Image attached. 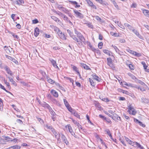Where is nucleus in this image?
Wrapping results in <instances>:
<instances>
[{
  "label": "nucleus",
  "instance_id": "obj_1",
  "mask_svg": "<svg viewBox=\"0 0 149 149\" xmlns=\"http://www.w3.org/2000/svg\"><path fill=\"white\" fill-rule=\"evenodd\" d=\"M74 32L75 34L77 35L76 36L78 37L80 41L84 43L85 41V39L81 33L77 31L76 29H74Z\"/></svg>",
  "mask_w": 149,
  "mask_h": 149
},
{
  "label": "nucleus",
  "instance_id": "obj_2",
  "mask_svg": "<svg viewBox=\"0 0 149 149\" xmlns=\"http://www.w3.org/2000/svg\"><path fill=\"white\" fill-rule=\"evenodd\" d=\"M73 12L76 15L75 16L77 17L80 18H82L83 17V15L76 10H74Z\"/></svg>",
  "mask_w": 149,
  "mask_h": 149
},
{
  "label": "nucleus",
  "instance_id": "obj_3",
  "mask_svg": "<svg viewBox=\"0 0 149 149\" xmlns=\"http://www.w3.org/2000/svg\"><path fill=\"white\" fill-rule=\"evenodd\" d=\"M9 47L10 48H8V47L6 46H5L4 47V50L8 54H10L13 51V49L11 48L10 46H9Z\"/></svg>",
  "mask_w": 149,
  "mask_h": 149
},
{
  "label": "nucleus",
  "instance_id": "obj_4",
  "mask_svg": "<svg viewBox=\"0 0 149 149\" xmlns=\"http://www.w3.org/2000/svg\"><path fill=\"white\" fill-rule=\"evenodd\" d=\"M72 38L75 41H76L78 43L77 44V45H79V46H81L82 45V42H83L80 41V39L79 40L75 36H72Z\"/></svg>",
  "mask_w": 149,
  "mask_h": 149
},
{
  "label": "nucleus",
  "instance_id": "obj_5",
  "mask_svg": "<svg viewBox=\"0 0 149 149\" xmlns=\"http://www.w3.org/2000/svg\"><path fill=\"white\" fill-rule=\"evenodd\" d=\"M134 121L137 123H138L140 126L144 127H145L146 126V125L144 124L143 123L138 120L134 118Z\"/></svg>",
  "mask_w": 149,
  "mask_h": 149
},
{
  "label": "nucleus",
  "instance_id": "obj_6",
  "mask_svg": "<svg viewBox=\"0 0 149 149\" xmlns=\"http://www.w3.org/2000/svg\"><path fill=\"white\" fill-rule=\"evenodd\" d=\"M107 61L108 65L111 68H113V64L112 60L111 58L110 57L107 58Z\"/></svg>",
  "mask_w": 149,
  "mask_h": 149
},
{
  "label": "nucleus",
  "instance_id": "obj_7",
  "mask_svg": "<svg viewBox=\"0 0 149 149\" xmlns=\"http://www.w3.org/2000/svg\"><path fill=\"white\" fill-rule=\"evenodd\" d=\"M61 138L63 142L66 144V145H69V142L65 136L63 135L62 134L61 136Z\"/></svg>",
  "mask_w": 149,
  "mask_h": 149
},
{
  "label": "nucleus",
  "instance_id": "obj_8",
  "mask_svg": "<svg viewBox=\"0 0 149 149\" xmlns=\"http://www.w3.org/2000/svg\"><path fill=\"white\" fill-rule=\"evenodd\" d=\"M58 34L61 39L64 40L66 39V38L65 37V35L64 34L62 33L61 31H59V32H58Z\"/></svg>",
  "mask_w": 149,
  "mask_h": 149
},
{
  "label": "nucleus",
  "instance_id": "obj_9",
  "mask_svg": "<svg viewBox=\"0 0 149 149\" xmlns=\"http://www.w3.org/2000/svg\"><path fill=\"white\" fill-rule=\"evenodd\" d=\"M41 105L43 107L47 109H48L50 110L51 109V107L50 106H49L45 102L41 103Z\"/></svg>",
  "mask_w": 149,
  "mask_h": 149
},
{
  "label": "nucleus",
  "instance_id": "obj_10",
  "mask_svg": "<svg viewBox=\"0 0 149 149\" xmlns=\"http://www.w3.org/2000/svg\"><path fill=\"white\" fill-rule=\"evenodd\" d=\"M6 56L7 58L8 59L12 61L16 64L18 63L17 61L14 58H13L10 56L7 55H6Z\"/></svg>",
  "mask_w": 149,
  "mask_h": 149
},
{
  "label": "nucleus",
  "instance_id": "obj_11",
  "mask_svg": "<svg viewBox=\"0 0 149 149\" xmlns=\"http://www.w3.org/2000/svg\"><path fill=\"white\" fill-rule=\"evenodd\" d=\"M7 78H8L9 79V81L11 82L12 83V84H13V85H14L15 86H17V84L14 81L12 78H11L9 76L7 77Z\"/></svg>",
  "mask_w": 149,
  "mask_h": 149
},
{
  "label": "nucleus",
  "instance_id": "obj_12",
  "mask_svg": "<svg viewBox=\"0 0 149 149\" xmlns=\"http://www.w3.org/2000/svg\"><path fill=\"white\" fill-rule=\"evenodd\" d=\"M68 130L70 133H71L72 135L73 136L75 137V136H74L75 134L73 131L70 125H68Z\"/></svg>",
  "mask_w": 149,
  "mask_h": 149
},
{
  "label": "nucleus",
  "instance_id": "obj_13",
  "mask_svg": "<svg viewBox=\"0 0 149 149\" xmlns=\"http://www.w3.org/2000/svg\"><path fill=\"white\" fill-rule=\"evenodd\" d=\"M39 30L38 28L36 27L34 30V35L36 37L37 36L39 35Z\"/></svg>",
  "mask_w": 149,
  "mask_h": 149
},
{
  "label": "nucleus",
  "instance_id": "obj_14",
  "mask_svg": "<svg viewBox=\"0 0 149 149\" xmlns=\"http://www.w3.org/2000/svg\"><path fill=\"white\" fill-rule=\"evenodd\" d=\"M143 12L144 14L147 17H149V11L146 9L143 10Z\"/></svg>",
  "mask_w": 149,
  "mask_h": 149
},
{
  "label": "nucleus",
  "instance_id": "obj_15",
  "mask_svg": "<svg viewBox=\"0 0 149 149\" xmlns=\"http://www.w3.org/2000/svg\"><path fill=\"white\" fill-rule=\"evenodd\" d=\"M51 18L54 21L58 23H61V22L60 21L59 19H58V18H57V17L55 16H51Z\"/></svg>",
  "mask_w": 149,
  "mask_h": 149
},
{
  "label": "nucleus",
  "instance_id": "obj_16",
  "mask_svg": "<svg viewBox=\"0 0 149 149\" xmlns=\"http://www.w3.org/2000/svg\"><path fill=\"white\" fill-rule=\"evenodd\" d=\"M51 93L55 97L58 96V94L55 91L52 90L51 91Z\"/></svg>",
  "mask_w": 149,
  "mask_h": 149
},
{
  "label": "nucleus",
  "instance_id": "obj_17",
  "mask_svg": "<svg viewBox=\"0 0 149 149\" xmlns=\"http://www.w3.org/2000/svg\"><path fill=\"white\" fill-rule=\"evenodd\" d=\"M105 132H106L107 134L110 136V138L111 139L113 140L114 141V140L113 139V138H112V137L111 134V133L110 132V131L109 129H106L105 130Z\"/></svg>",
  "mask_w": 149,
  "mask_h": 149
},
{
  "label": "nucleus",
  "instance_id": "obj_18",
  "mask_svg": "<svg viewBox=\"0 0 149 149\" xmlns=\"http://www.w3.org/2000/svg\"><path fill=\"white\" fill-rule=\"evenodd\" d=\"M103 52L104 53L109 55V56H111V54H112V53L111 51L107 49H104L103 50Z\"/></svg>",
  "mask_w": 149,
  "mask_h": 149
},
{
  "label": "nucleus",
  "instance_id": "obj_19",
  "mask_svg": "<svg viewBox=\"0 0 149 149\" xmlns=\"http://www.w3.org/2000/svg\"><path fill=\"white\" fill-rule=\"evenodd\" d=\"M81 67L84 68V69L87 70H91V69L86 64L82 63L81 64Z\"/></svg>",
  "mask_w": 149,
  "mask_h": 149
},
{
  "label": "nucleus",
  "instance_id": "obj_20",
  "mask_svg": "<svg viewBox=\"0 0 149 149\" xmlns=\"http://www.w3.org/2000/svg\"><path fill=\"white\" fill-rule=\"evenodd\" d=\"M51 62L52 65H53V66L54 67H55L56 68H58V69H59L58 67L56 65V62L53 59H52L51 61Z\"/></svg>",
  "mask_w": 149,
  "mask_h": 149
},
{
  "label": "nucleus",
  "instance_id": "obj_21",
  "mask_svg": "<svg viewBox=\"0 0 149 149\" xmlns=\"http://www.w3.org/2000/svg\"><path fill=\"white\" fill-rule=\"evenodd\" d=\"M92 77L94 79H95L98 82H99L100 81L99 79L100 78L99 77L96 75L95 74H93L92 75Z\"/></svg>",
  "mask_w": 149,
  "mask_h": 149
},
{
  "label": "nucleus",
  "instance_id": "obj_22",
  "mask_svg": "<svg viewBox=\"0 0 149 149\" xmlns=\"http://www.w3.org/2000/svg\"><path fill=\"white\" fill-rule=\"evenodd\" d=\"M140 144L136 142H133L132 143H131V145L132 146H134L135 147H137L138 148L139 145Z\"/></svg>",
  "mask_w": 149,
  "mask_h": 149
},
{
  "label": "nucleus",
  "instance_id": "obj_23",
  "mask_svg": "<svg viewBox=\"0 0 149 149\" xmlns=\"http://www.w3.org/2000/svg\"><path fill=\"white\" fill-rule=\"evenodd\" d=\"M124 25L125 27H127L130 30H132L133 27L129 24L127 23L124 24Z\"/></svg>",
  "mask_w": 149,
  "mask_h": 149
},
{
  "label": "nucleus",
  "instance_id": "obj_24",
  "mask_svg": "<svg viewBox=\"0 0 149 149\" xmlns=\"http://www.w3.org/2000/svg\"><path fill=\"white\" fill-rule=\"evenodd\" d=\"M47 81L51 84H53L55 81L49 77H47Z\"/></svg>",
  "mask_w": 149,
  "mask_h": 149
},
{
  "label": "nucleus",
  "instance_id": "obj_25",
  "mask_svg": "<svg viewBox=\"0 0 149 149\" xmlns=\"http://www.w3.org/2000/svg\"><path fill=\"white\" fill-rule=\"evenodd\" d=\"M3 81L4 82V83L7 85L8 87V88L10 89L11 86H10V85L9 83L7 81V80H6L5 79H4Z\"/></svg>",
  "mask_w": 149,
  "mask_h": 149
},
{
  "label": "nucleus",
  "instance_id": "obj_26",
  "mask_svg": "<svg viewBox=\"0 0 149 149\" xmlns=\"http://www.w3.org/2000/svg\"><path fill=\"white\" fill-rule=\"evenodd\" d=\"M7 73L10 74L11 76H12L13 74L12 72L10 70V69L7 68H6V69Z\"/></svg>",
  "mask_w": 149,
  "mask_h": 149
},
{
  "label": "nucleus",
  "instance_id": "obj_27",
  "mask_svg": "<svg viewBox=\"0 0 149 149\" xmlns=\"http://www.w3.org/2000/svg\"><path fill=\"white\" fill-rule=\"evenodd\" d=\"M16 2L17 4L19 5L23 3L24 1L23 0H16Z\"/></svg>",
  "mask_w": 149,
  "mask_h": 149
},
{
  "label": "nucleus",
  "instance_id": "obj_28",
  "mask_svg": "<svg viewBox=\"0 0 149 149\" xmlns=\"http://www.w3.org/2000/svg\"><path fill=\"white\" fill-rule=\"evenodd\" d=\"M71 66H72V68L73 70L75 71L76 72H77L79 71L78 70V68L75 66L72 65H71Z\"/></svg>",
  "mask_w": 149,
  "mask_h": 149
},
{
  "label": "nucleus",
  "instance_id": "obj_29",
  "mask_svg": "<svg viewBox=\"0 0 149 149\" xmlns=\"http://www.w3.org/2000/svg\"><path fill=\"white\" fill-rule=\"evenodd\" d=\"M126 51L127 52H128L130 53L131 54H132L133 55L134 52V51H133V50H131L129 48H127L126 50Z\"/></svg>",
  "mask_w": 149,
  "mask_h": 149
},
{
  "label": "nucleus",
  "instance_id": "obj_30",
  "mask_svg": "<svg viewBox=\"0 0 149 149\" xmlns=\"http://www.w3.org/2000/svg\"><path fill=\"white\" fill-rule=\"evenodd\" d=\"M85 1L87 2L88 4L89 5V6H91L93 4V3L92 2H91L90 0H85Z\"/></svg>",
  "mask_w": 149,
  "mask_h": 149
},
{
  "label": "nucleus",
  "instance_id": "obj_31",
  "mask_svg": "<svg viewBox=\"0 0 149 149\" xmlns=\"http://www.w3.org/2000/svg\"><path fill=\"white\" fill-rule=\"evenodd\" d=\"M67 31L69 35L71 38L72 37V36H74L73 35V33L70 30L68 29L67 30Z\"/></svg>",
  "mask_w": 149,
  "mask_h": 149
},
{
  "label": "nucleus",
  "instance_id": "obj_32",
  "mask_svg": "<svg viewBox=\"0 0 149 149\" xmlns=\"http://www.w3.org/2000/svg\"><path fill=\"white\" fill-rule=\"evenodd\" d=\"M136 82H137L138 83H139L140 84H141L143 86L146 85L145 84L143 81H141L137 79L136 81Z\"/></svg>",
  "mask_w": 149,
  "mask_h": 149
},
{
  "label": "nucleus",
  "instance_id": "obj_33",
  "mask_svg": "<svg viewBox=\"0 0 149 149\" xmlns=\"http://www.w3.org/2000/svg\"><path fill=\"white\" fill-rule=\"evenodd\" d=\"M50 112V113L51 114L52 116H54L55 115L56 113L54 112V111L52 110V109L51 108V109H48Z\"/></svg>",
  "mask_w": 149,
  "mask_h": 149
},
{
  "label": "nucleus",
  "instance_id": "obj_34",
  "mask_svg": "<svg viewBox=\"0 0 149 149\" xmlns=\"http://www.w3.org/2000/svg\"><path fill=\"white\" fill-rule=\"evenodd\" d=\"M110 33L112 36L115 37H118V36L117 33H114L112 31Z\"/></svg>",
  "mask_w": 149,
  "mask_h": 149
},
{
  "label": "nucleus",
  "instance_id": "obj_35",
  "mask_svg": "<svg viewBox=\"0 0 149 149\" xmlns=\"http://www.w3.org/2000/svg\"><path fill=\"white\" fill-rule=\"evenodd\" d=\"M6 142L3 139H2L0 137V144H5Z\"/></svg>",
  "mask_w": 149,
  "mask_h": 149
},
{
  "label": "nucleus",
  "instance_id": "obj_36",
  "mask_svg": "<svg viewBox=\"0 0 149 149\" xmlns=\"http://www.w3.org/2000/svg\"><path fill=\"white\" fill-rule=\"evenodd\" d=\"M64 78H65L67 80H69L70 81V82L71 83H73V82H74V81L73 80V79L72 78H71L70 77H65Z\"/></svg>",
  "mask_w": 149,
  "mask_h": 149
},
{
  "label": "nucleus",
  "instance_id": "obj_37",
  "mask_svg": "<svg viewBox=\"0 0 149 149\" xmlns=\"http://www.w3.org/2000/svg\"><path fill=\"white\" fill-rule=\"evenodd\" d=\"M63 101L64 104L66 107L70 106L69 104L66 99H64Z\"/></svg>",
  "mask_w": 149,
  "mask_h": 149
},
{
  "label": "nucleus",
  "instance_id": "obj_38",
  "mask_svg": "<svg viewBox=\"0 0 149 149\" xmlns=\"http://www.w3.org/2000/svg\"><path fill=\"white\" fill-rule=\"evenodd\" d=\"M4 140L5 141V140L7 141H10V138L7 136H2Z\"/></svg>",
  "mask_w": 149,
  "mask_h": 149
},
{
  "label": "nucleus",
  "instance_id": "obj_39",
  "mask_svg": "<svg viewBox=\"0 0 149 149\" xmlns=\"http://www.w3.org/2000/svg\"><path fill=\"white\" fill-rule=\"evenodd\" d=\"M141 100H142V102L145 103H147L148 102V99H146L144 97H143L141 98Z\"/></svg>",
  "mask_w": 149,
  "mask_h": 149
},
{
  "label": "nucleus",
  "instance_id": "obj_40",
  "mask_svg": "<svg viewBox=\"0 0 149 149\" xmlns=\"http://www.w3.org/2000/svg\"><path fill=\"white\" fill-rule=\"evenodd\" d=\"M133 55L137 57H140L141 55V54H140L139 53H137V52H134Z\"/></svg>",
  "mask_w": 149,
  "mask_h": 149
},
{
  "label": "nucleus",
  "instance_id": "obj_41",
  "mask_svg": "<svg viewBox=\"0 0 149 149\" xmlns=\"http://www.w3.org/2000/svg\"><path fill=\"white\" fill-rule=\"evenodd\" d=\"M62 17L63 18L64 20L66 22L68 19V17L65 15H63Z\"/></svg>",
  "mask_w": 149,
  "mask_h": 149
},
{
  "label": "nucleus",
  "instance_id": "obj_42",
  "mask_svg": "<svg viewBox=\"0 0 149 149\" xmlns=\"http://www.w3.org/2000/svg\"><path fill=\"white\" fill-rule=\"evenodd\" d=\"M141 63L143 65V67L144 69H146V68H147L148 66L146 65V64L144 62H142Z\"/></svg>",
  "mask_w": 149,
  "mask_h": 149
},
{
  "label": "nucleus",
  "instance_id": "obj_43",
  "mask_svg": "<svg viewBox=\"0 0 149 149\" xmlns=\"http://www.w3.org/2000/svg\"><path fill=\"white\" fill-rule=\"evenodd\" d=\"M100 98L102 100L104 101H105L106 102H109V100L108 98H104L102 97V99H101V98Z\"/></svg>",
  "mask_w": 149,
  "mask_h": 149
},
{
  "label": "nucleus",
  "instance_id": "obj_44",
  "mask_svg": "<svg viewBox=\"0 0 149 149\" xmlns=\"http://www.w3.org/2000/svg\"><path fill=\"white\" fill-rule=\"evenodd\" d=\"M112 46L114 48L115 50L116 51L117 53H118V52H119L120 51L119 50V49L117 48V47L115 45H112Z\"/></svg>",
  "mask_w": 149,
  "mask_h": 149
},
{
  "label": "nucleus",
  "instance_id": "obj_45",
  "mask_svg": "<svg viewBox=\"0 0 149 149\" xmlns=\"http://www.w3.org/2000/svg\"><path fill=\"white\" fill-rule=\"evenodd\" d=\"M125 139L127 142L129 144H131V143H132L133 142V141H132L130 140L128 138L125 137Z\"/></svg>",
  "mask_w": 149,
  "mask_h": 149
},
{
  "label": "nucleus",
  "instance_id": "obj_46",
  "mask_svg": "<svg viewBox=\"0 0 149 149\" xmlns=\"http://www.w3.org/2000/svg\"><path fill=\"white\" fill-rule=\"evenodd\" d=\"M86 118H87V119L88 120V123H90L92 125H93V123H92L91 121L90 120V118H89V117L88 116V115H86Z\"/></svg>",
  "mask_w": 149,
  "mask_h": 149
},
{
  "label": "nucleus",
  "instance_id": "obj_47",
  "mask_svg": "<svg viewBox=\"0 0 149 149\" xmlns=\"http://www.w3.org/2000/svg\"><path fill=\"white\" fill-rule=\"evenodd\" d=\"M130 77L132 79L136 81L137 79L136 78V77H135L133 74H131L130 75Z\"/></svg>",
  "mask_w": 149,
  "mask_h": 149
},
{
  "label": "nucleus",
  "instance_id": "obj_48",
  "mask_svg": "<svg viewBox=\"0 0 149 149\" xmlns=\"http://www.w3.org/2000/svg\"><path fill=\"white\" fill-rule=\"evenodd\" d=\"M89 80L91 84V85L92 86H94V82L93 81V79H91V78H89Z\"/></svg>",
  "mask_w": 149,
  "mask_h": 149
},
{
  "label": "nucleus",
  "instance_id": "obj_49",
  "mask_svg": "<svg viewBox=\"0 0 149 149\" xmlns=\"http://www.w3.org/2000/svg\"><path fill=\"white\" fill-rule=\"evenodd\" d=\"M53 133L54 134V135L55 136L56 138H57L58 139H59L58 138L59 137V136H58V134L56 131L54 132V133Z\"/></svg>",
  "mask_w": 149,
  "mask_h": 149
},
{
  "label": "nucleus",
  "instance_id": "obj_50",
  "mask_svg": "<svg viewBox=\"0 0 149 149\" xmlns=\"http://www.w3.org/2000/svg\"><path fill=\"white\" fill-rule=\"evenodd\" d=\"M132 31L136 34V35L137 36L138 35L139 33L135 29H133Z\"/></svg>",
  "mask_w": 149,
  "mask_h": 149
},
{
  "label": "nucleus",
  "instance_id": "obj_51",
  "mask_svg": "<svg viewBox=\"0 0 149 149\" xmlns=\"http://www.w3.org/2000/svg\"><path fill=\"white\" fill-rule=\"evenodd\" d=\"M123 116L125 118V119L129 121L130 120V118L129 116H127L125 114H123Z\"/></svg>",
  "mask_w": 149,
  "mask_h": 149
},
{
  "label": "nucleus",
  "instance_id": "obj_52",
  "mask_svg": "<svg viewBox=\"0 0 149 149\" xmlns=\"http://www.w3.org/2000/svg\"><path fill=\"white\" fill-rule=\"evenodd\" d=\"M32 22L33 24H37L38 22V21L37 19H35L32 20Z\"/></svg>",
  "mask_w": 149,
  "mask_h": 149
},
{
  "label": "nucleus",
  "instance_id": "obj_53",
  "mask_svg": "<svg viewBox=\"0 0 149 149\" xmlns=\"http://www.w3.org/2000/svg\"><path fill=\"white\" fill-rule=\"evenodd\" d=\"M103 45V44L102 42H100L99 43L98 45V46L99 48L101 49L102 48V46Z\"/></svg>",
  "mask_w": 149,
  "mask_h": 149
},
{
  "label": "nucleus",
  "instance_id": "obj_54",
  "mask_svg": "<svg viewBox=\"0 0 149 149\" xmlns=\"http://www.w3.org/2000/svg\"><path fill=\"white\" fill-rule=\"evenodd\" d=\"M73 115L77 118H80V115L78 114L77 112H76L75 113H74Z\"/></svg>",
  "mask_w": 149,
  "mask_h": 149
},
{
  "label": "nucleus",
  "instance_id": "obj_55",
  "mask_svg": "<svg viewBox=\"0 0 149 149\" xmlns=\"http://www.w3.org/2000/svg\"><path fill=\"white\" fill-rule=\"evenodd\" d=\"M37 119H38V120L39 121V122L41 124L43 123H44V121L41 118H37Z\"/></svg>",
  "mask_w": 149,
  "mask_h": 149
},
{
  "label": "nucleus",
  "instance_id": "obj_56",
  "mask_svg": "<svg viewBox=\"0 0 149 149\" xmlns=\"http://www.w3.org/2000/svg\"><path fill=\"white\" fill-rule=\"evenodd\" d=\"M45 127L47 129H50V130H51V129H52V126L49 125H46L45 126Z\"/></svg>",
  "mask_w": 149,
  "mask_h": 149
},
{
  "label": "nucleus",
  "instance_id": "obj_57",
  "mask_svg": "<svg viewBox=\"0 0 149 149\" xmlns=\"http://www.w3.org/2000/svg\"><path fill=\"white\" fill-rule=\"evenodd\" d=\"M129 68L131 70H134V66L132 64L130 65L129 66Z\"/></svg>",
  "mask_w": 149,
  "mask_h": 149
},
{
  "label": "nucleus",
  "instance_id": "obj_58",
  "mask_svg": "<svg viewBox=\"0 0 149 149\" xmlns=\"http://www.w3.org/2000/svg\"><path fill=\"white\" fill-rule=\"evenodd\" d=\"M70 2H71V3L73 5H75L76 4H78V3L76 1H70Z\"/></svg>",
  "mask_w": 149,
  "mask_h": 149
},
{
  "label": "nucleus",
  "instance_id": "obj_59",
  "mask_svg": "<svg viewBox=\"0 0 149 149\" xmlns=\"http://www.w3.org/2000/svg\"><path fill=\"white\" fill-rule=\"evenodd\" d=\"M91 49L92 51L94 52H95L96 51H98V49H95V48H94L93 47H92V48Z\"/></svg>",
  "mask_w": 149,
  "mask_h": 149
},
{
  "label": "nucleus",
  "instance_id": "obj_60",
  "mask_svg": "<svg viewBox=\"0 0 149 149\" xmlns=\"http://www.w3.org/2000/svg\"><path fill=\"white\" fill-rule=\"evenodd\" d=\"M67 108L68 109V110L71 112L72 111L73 109L71 107H70V106H68L67 107Z\"/></svg>",
  "mask_w": 149,
  "mask_h": 149
},
{
  "label": "nucleus",
  "instance_id": "obj_61",
  "mask_svg": "<svg viewBox=\"0 0 149 149\" xmlns=\"http://www.w3.org/2000/svg\"><path fill=\"white\" fill-rule=\"evenodd\" d=\"M136 3H133L132 4V5L131 6V7L132 8H134L136 7Z\"/></svg>",
  "mask_w": 149,
  "mask_h": 149
},
{
  "label": "nucleus",
  "instance_id": "obj_62",
  "mask_svg": "<svg viewBox=\"0 0 149 149\" xmlns=\"http://www.w3.org/2000/svg\"><path fill=\"white\" fill-rule=\"evenodd\" d=\"M95 18L96 19H97V20L99 21L100 22L101 21V20H102L101 19L100 17L99 16H96L95 17Z\"/></svg>",
  "mask_w": 149,
  "mask_h": 149
},
{
  "label": "nucleus",
  "instance_id": "obj_63",
  "mask_svg": "<svg viewBox=\"0 0 149 149\" xmlns=\"http://www.w3.org/2000/svg\"><path fill=\"white\" fill-rule=\"evenodd\" d=\"M133 107H132L130 105L129 106V110L130 111H132V110L134 109Z\"/></svg>",
  "mask_w": 149,
  "mask_h": 149
},
{
  "label": "nucleus",
  "instance_id": "obj_64",
  "mask_svg": "<svg viewBox=\"0 0 149 149\" xmlns=\"http://www.w3.org/2000/svg\"><path fill=\"white\" fill-rule=\"evenodd\" d=\"M57 14L59 16H61V17H62L64 15L63 13L59 11L58 12Z\"/></svg>",
  "mask_w": 149,
  "mask_h": 149
}]
</instances>
